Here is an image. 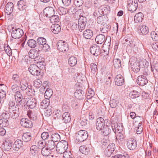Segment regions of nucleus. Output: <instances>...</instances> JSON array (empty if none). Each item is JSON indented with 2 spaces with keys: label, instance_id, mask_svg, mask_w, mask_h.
I'll return each mask as SVG.
<instances>
[{
  "label": "nucleus",
  "instance_id": "nucleus-12",
  "mask_svg": "<svg viewBox=\"0 0 158 158\" xmlns=\"http://www.w3.org/2000/svg\"><path fill=\"white\" fill-rule=\"evenodd\" d=\"M44 13L47 17L50 18L54 15L55 10L52 7L48 6L44 9Z\"/></svg>",
  "mask_w": 158,
  "mask_h": 158
},
{
  "label": "nucleus",
  "instance_id": "nucleus-9",
  "mask_svg": "<svg viewBox=\"0 0 158 158\" xmlns=\"http://www.w3.org/2000/svg\"><path fill=\"white\" fill-rule=\"evenodd\" d=\"M20 123L22 126L25 128H30L33 126L32 121L27 118H22L20 120Z\"/></svg>",
  "mask_w": 158,
  "mask_h": 158
},
{
  "label": "nucleus",
  "instance_id": "nucleus-6",
  "mask_svg": "<svg viewBox=\"0 0 158 158\" xmlns=\"http://www.w3.org/2000/svg\"><path fill=\"white\" fill-rule=\"evenodd\" d=\"M58 49L62 52H67L69 50V45L67 43L60 40L57 43Z\"/></svg>",
  "mask_w": 158,
  "mask_h": 158
},
{
  "label": "nucleus",
  "instance_id": "nucleus-7",
  "mask_svg": "<svg viewBox=\"0 0 158 158\" xmlns=\"http://www.w3.org/2000/svg\"><path fill=\"white\" fill-rule=\"evenodd\" d=\"M23 34V31L22 29L20 28H13L11 33V35L12 38L16 39L20 38Z\"/></svg>",
  "mask_w": 158,
  "mask_h": 158
},
{
  "label": "nucleus",
  "instance_id": "nucleus-4",
  "mask_svg": "<svg viewBox=\"0 0 158 158\" xmlns=\"http://www.w3.org/2000/svg\"><path fill=\"white\" fill-rule=\"evenodd\" d=\"M129 62L132 70L135 72H138L140 69V64L139 61L135 58H133L130 59Z\"/></svg>",
  "mask_w": 158,
  "mask_h": 158
},
{
  "label": "nucleus",
  "instance_id": "nucleus-36",
  "mask_svg": "<svg viewBox=\"0 0 158 158\" xmlns=\"http://www.w3.org/2000/svg\"><path fill=\"white\" fill-rule=\"evenodd\" d=\"M15 98L16 100L17 99H18L17 102L18 103L17 104H19L21 105L22 103V99L23 98V97L22 94L19 91H17L15 92Z\"/></svg>",
  "mask_w": 158,
  "mask_h": 158
},
{
  "label": "nucleus",
  "instance_id": "nucleus-18",
  "mask_svg": "<svg viewBox=\"0 0 158 158\" xmlns=\"http://www.w3.org/2000/svg\"><path fill=\"white\" fill-rule=\"evenodd\" d=\"M108 18L106 15L102 14L97 18V22L99 24L105 23L108 21Z\"/></svg>",
  "mask_w": 158,
  "mask_h": 158
},
{
  "label": "nucleus",
  "instance_id": "nucleus-55",
  "mask_svg": "<svg viewBox=\"0 0 158 158\" xmlns=\"http://www.w3.org/2000/svg\"><path fill=\"white\" fill-rule=\"evenodd\" d=\"M90 69L91 73L94 75L97 70V65L94 63H91L90 64Z\"/></svg>",
  "mask_w": 158,
  "mask_h": 158
},
{
  "label": "nucleus",
  "instance_id": "nucleus-2",
  "mask_svg": "<svg viewBox=\"0 0 158 158\" xmlns=\"http://www.w3.org/2000/svg\"><path fill=\"white\" fill-rule=\"evenodd\" d=\"M88 137L87 132L85 130H81L76 134V139L77 142H82L86 140Z\"/></svg>",
  "mask_w": 158,
  "mask_h": 158
},
{
  "label": "nucleus",
  "instance_id": "nucleus-15",
  "mask_svg": "<svg viewBox=\"0 0 158 158\" xmlns=\"http://www.w3.org/2000/svg\"><path fill=\"white\" fill-rule=\"evenodd\" d=\"M10 114L13 118L15 119L17 118L19 114V109L17 105L16 107H14L12 110L8 111Z\"/></svg>",
  "mask_w": 158,
  "mask_h": 158
},
{
  "label": "nucleus",
  "instance_id": "nucleus-19",
  "mask_svg": "<svg viewBox=\"0 0 158 158\" xmlns=\"http://www.w3.org/2000/svg\"><path fill=\"white\" fill-rule=\"evenodd\" d=\"M14 5L11 2H8L5 6V12L7 15H10L12 13L14 9Z\"/></svg>",
  "mask_w": 158,
  "mask_h": 158
},
{
  "label": "nucleus",
  "instance_id": "nucleus-58",
  "mask_svg": "<svg viewBox=\"0 0 158 158\" xmlns=\"http://www.w3.org/2000/svg\"><path fill=\"white\" fill-rule=\"evenodd\" d=\"M8 111L12 110L14 107H16V106H15V101L13 100H10L8 103Z\"/></svg>",
  "mask_w": 158,
  "mask_h": 158
},
{
  "label": "nucleus",
  "instance_id": "nucleus-59",
  "mask_svg": "<svg viewBox=\"0 0 158 158\" xmlns=\"http://www.w3.org/2000/svg\"><path fill=\"white\" fill-rule=\"evenodd\" d=\"M50 18V20L51 23L58 22L59 20V17L57 15H54Z\"/></svg>",
  "mask_w": 158,
  "mask_h": 158
},
{
  "label": "nucleus",
  "instance_id": "nucleus-37",
  "mask_svg": "<svg viewBox=\"0 0 158 158\" xmlns=\"http://www.w3.org/2000/svg\"><path fill=\"white\" fill-rule=\"evenodd\" d=\"M79 150L82 154L87 155L90 152V150L89 147L86 145H82L79 147Z\"/></svg>",
  "mask_w": 158,
  "mask_h": 158
},
{
  "label": "nucleus",
  "instance_id": "nucleus-5",
  "mask_svg": "<svg viewBox=\"0 0 158 158\" xmlns=\"http://www.w3.org/2000/svg\"><path fill=\"white\" fill-rule=\"evenodd\" d=\"M137 0H129L128 1L127 8L128 10L131 12L135 11L138 7Z\"/></svg>",
  "mask_w": 158,
  "mask_h": 158
},
{
  "label": "nucleus",
  "instance_id": "nucleus-21",
  "mask_svg": "<svg viewBox=\"0 0 158 158\" xmlns=\"http://www.w3.org/2000/svg\"><path fill=\"white\" fill-rule=\"evenodd\" d=\"M19 86L21 89L24 91L27 89L29 85H28V83L27 80L24 78H23L20 81Z\"/></svg>",
  "mask_w": 158,
  "mask_h": 158
},
{
  "label": "nucleus",
  "instance_id": "nucleus-14",
  "mask_svg": "<svg viewBox=\"0 0 158 158\" xmlns=\"http://www.w3.org/2000/svg\"><path fill=\"white\" fill-rule=\"evenodd\" d=\"M137 82L139 85L143 86L148 83V81L146 76L141 75L139 76L138 77Z\"/></svg>",
  "mask_w": 158,
  "mask_h": 158
},
{
  "label": "nucleus",
  "instance_id": "nucleus-50",
  "mask_svg": "<svg viewBox=\"0 0 158 158\" xmlns=\"http://www.w3.org/2000/svg\"><path fill=\"white\" fill-rule=\"evenodd\" d=\"M37 44L40 45V47L46 43V39L42 37L38 38L37 39Z\"/></svg>",
  "mask_w": 158,
  "mask_h": 158
},
{
  "label": "nucleus",
  "instance_id": "nucleus-13",
  "mask_svg": "<svg viewBox=\"0 0 158 158\" xmlns=\"http://www.w3.org/2000/svg\"><path fill=\"white\" fill-rule=\"evenodd\" d=\"M91 53L93 55L98 56L101 53V49L99 46L97 45H94L91 47L90 48Z\"/></svg>",
  "mask_w": 158,
  "mask_h": 158
},
{
  "label": "nucleus",
  "instance_id": "nucleus-28",
  "mask_svg": "<svg viewBox=\"0 0 158 158\" xmlns=\"http://www.w3.org/2000/svg\"><path fill=\"white\" fill-rule=\"evenodd\" d=\"M144 16L141 12L137 13L134 16V21L136 23L141 22L143 19Z\"/></svg>",
  "mask_w": 158,
  "mask_h": 158
},
{
  "label": "nucleus",
  "instance_id": "nucleus-24",
  "mask_svg": "<svg viewBox=\"0 0 158 158\" xmlns=\"http://www.w3.org/2000/svg\"><path fill=\"white\" fill-rule=\"evenodd\" d=\"M93 35V31L89 29H87L83 32V36L85 39H90Z\"/></svg>",
  "mask_w": 158,
  "mask_h": 158
},
{
  "label": "nucleus",
  "instance_id": "nucleus-43",
  "mask_svg": "<svg viewBox=\"0 0 158 158\" xmlns=\"http://www.w3.org/2000/svg\"><path fill=\"white\" fill-rule=\"evenodd\" d=\"M121 61L119 59H115L113 60V66L116 69L121 66Z\"/></svg>",
  "mask_w": 158,
  "mask_h": 158
},
{
  "label": "nucleus",
  "instance_id": "nucleus-17",
  "mask_svg": "<svg viewBox=\"0 0 158 158\" xmlns=\"http://www.w3.org/2000/svg\"><path fill=\"white\" fill-rule=\"evenodd\" d=\"M114 81L115 85L119 86H122L124 82L123 77L120 74L117 75L114 78Z\"/></svg>",
  "mask_w": 158,
  "mask_h": 158
},
{
  "label": "nucleus",
  "instance_id": "nucleus-53",
  "mask_svg": "<svg viewBox=\"0 0 158 158\" xmlns=\"http://www.w3.org/2000/svg\"><path fill=\"white\" fill-rule=\"evenodd\" d=\"M118 101L116 99H111L110 102V107L112 108H115L117 106Z\"/></svg>",
  "mask_w": 158,
  "mask_h": 158
},
{
  "label": "nucleus",
  "instance_id": "nucleus-63",
  "mask_svg": "<svg viewBox=\"0 0 158 158\" xmlns=\"http://www.w3.org/2000/svg\"><path fill=\"white\" fill-rule=\"evenodd\" d=\"M115 148V145L114 143H112L110 144L106 148V149L110 150V151L114 152V150Z\"/></svg>",
  "mask_w": 158,
  "mask_h": 158
},
{
  "label": "nucleus",
  "instance_id": "nucleus-40",
  "mask_svg": "<svg viewBox=\"0 0 158 158\" xmlns=\"http://www.w3.org/2000/svg\"><path fill=\"white\" fill-rule=\"evenodd\" d=\"M77 60L76 57L74 56L70 57L69 59V64L71 66H74L76 65Z\"/></svg>",
  "mask_w": 158,
  "mask_h": 158
},
{
  "label": "nucleus",
  "instance_id": "nucleus-60",
  "mask_svg": "<svg viewBox=\"0 0 158 158\" xmlns=\"http://www.w3.org/2000/svg\"><path fill=\"white\" fill-rule=\"evenodd\" d=\"M94 95V92L92 89H90L88 90L87 98L88 99H90L93 97Z\"/></svg>",
  "mask_w": 158,
  "mask_h": 158
},
{
  "label": "nucleus",
  "instance_id": "nucleus-64",
  "mask_svg": "<svg viewBox=\"0 0 158 158\" xmlns=\"http://www.w3.org/2000/svg\"><path fill=\"white\" fill-rule=\"evenodd\" d=\"M41 47L42 48L43 50L45 52H48L50 50V46L46 43L43 46H41Z\"/></svg>",
  "mask_w": 158,
  "mask_h": 158
},
{
  "label": "nucleus",
  "instance_id": "nucleus-3",
  "mask_svg": "<svg viewBox=\"0 0 158 158\" xmlns=\"http://www.w3.org/2000/svg\"><path fill=\"white\" fill-rule=\"evenodd\" d=\"M39 54V51L36 50H30L29 52V57L34 59V61H35V63H40L42 61L40 60V56Z\"/></svg>",
  "mask_w": 158,
  "mask_h": 158
},
{
  "label": "nucleus",
  "instance_id": "nucleus-35",
  "mask_svg": "<svg viewBox=\"0 0 158 158\" xmlns=\"http://www.w3.org/2000/svg\"><path fill=\"white\" fill-rule=\"evenodd\" d=\"M49 99L45 98L40 103V108L42 109H47L50 105Z\"/></svg>",
  "mask_w": 158,
  "mask_h": 158
},
{
  "label": "nucleus",
  "instance_id": "nucleus-1",
  "mask_svg": "<svg viewBox=\"0 0 158 158\" xmlns=\"http://www.w3.org/2000/svg\"><path fill=\"white\" fill-rule=\"evenodd\" d=\"M68 147V143L65 140H62L57 144L56 150L57 152L61 154L66 151Z\"/></svg>",
  "mask_w": 158,
  "mask_h": 158
},
{
  "label": "nucleus",
  "instance_id": "nucleus-25",
  "mask_svg": "<svg viewBox=\"0 0 158 158\" xmlns=\"http://www.w3.org/2000/svg\"><path fill=\"white\" fill-rule=\"evenodd\" d=\"M139 32L142 35H145L149 32L148 28L145 25H139L138 27Z\"/></svg>",
  "mask_w": 158,
  "mask_h": 158
},
{
  "label": "nucleus",
  "instance_id": "nucleus-54",
  "mask_svg": "<svg viewBox=\"0 0 158 158\" xmlns=\"http://www.w3.org/2000/svg\"><path fill=\"white\" fill-rule=\"evenodd\" d=\"M152 39L155 41H158V32L152 31L151 33Z\"/></svg>",
  "mask_w": 158,
  "mask_h": 158
},
{
  "label": "nucleus",
  "instance_id": "nucleus-47",
  "mask_svg": "<svg viewBox=\"0 0 158 158\" xmlns=\"http://www.w3.org/2000/svg\"><path fill=\"white\" fill-rule=\"evenodd\" d=\"M51 150H49L47 147H45L42 148L41 150V153L44 156H48L51 153Z\"/></svg>",
  "mask_w": 158,
  "mask_h": 158
},
{
  "label": "nucleus",
  "instance_id": "nucleus-44",
  "mask_svg": "<svg viewBox=\"0 0 158 158\" xmlns=\"http://www.w3.org/2000/svg\"><path fill=\"white\" fill-rule=\"evenodd\" d=\"M31 86L29 85V87L26 90L27 95L29 96H32L35 95V92L34 89L31 88Z\"/></svg>",
  "mask_w": 158,
  "mask_h": 158
},
{
  "label": "nucleus",
  "instance_id": "nucleus-46",
  "mask_svg": "<svg viewBox=\"0 0 158 158\" xmlns=\"http://www.w3.org/2000/svg\"><path fill=\"white\" fill-rule=\"evenodd\" d=\"M12 83L17 84L19 82L20 80H19V76L17 74H15L13 75L12 77Z\"/></svg>",
  "mask_w": 158,
  "mask_h": 158
},
{
  "label": "nucleus",
  "instance_id": "nucleus-42",
  "mask_svg": "<svg viewBox=\"0 0 158 158\" xmlns=\"http://www.w3.org/2000/svg\"><path fill=\"white\" fill-rule=\"evenodd\" d=\"M53 91L52 89L47 88L44 93V97L45 98L49 99L52 95Z\"/></svg>",
  "mask_w": 158,
  "mask_h": 158
},
{
  "label": "nucleus",
  "instance_id": "nucleus-62",
  "mask_svg": "<svg viewBox=\"0 0 158 158\" xmlns=\"http://www.w3.org/2000/svg\"><path fill=\"white\" fill-rule=\"evenodd\" d=\"M87 19L85 17L81 16L79 18L78 23L86 24Z\"/></svg>",
  "mask_w": 158,
  "mask_h": 158
},
{
  "label": "nucleus",
  "instance_id": "nucleus-10",
  "mask_svg": "<svg viewBox=\"0 0 158 158\" xmlns=\"http://www.w3.org/2000/svg\"><path fill=\"white\" fill-rule=\"evenodd\" d=\"M104 118L100 117L98 118L96 123V127L98 130L101 131L105 126Z\"/></svg>",
  "mask_w": 158,
  "mask_h": 158
},
{
  "label": "nucleus",
  "instance_id": "nucleus-32",
  "mask_svg": "<svg viewBox=\"0 0 158 158\" xmlns=\"http://www.w3.org/2000/svg\"><path fill=\"white\" fill-rule=\"evenodd\" d=\"M106 40L105 36L103 35L100 34L98 35L95 38L96 42L99 44L103 43Z\"/></svg>",
  "mask_w": 158,
  "mask_h": 158
},
{
  "label": "nucleus",
  "instance_id": "nucleus-52",
  "mask_svg": "<svg viewBox=\"0 0 158 158\" xmlns=\"http://www.w3.org/2000/svg\"><path fill=\"white\" fill-rule=\"evenodd\" d=\"M34 86L37 88H38L42 85V81L39 79H37L34 80L33 83Z\"/></svg>",
  "mask_w": 158,
  "mask_h": 158
},
{
  "label": "nucleus",
  "instance_id": "nucleus-23",
  "mask_svg": "<svg viewBox=\"0 0 158 158\" xmlns=\"http://www.w3.org/2000/svg\"><path fill=\"white\" fill-rule=\"evenodd\" d=\"M26 104L29 108L31 109L34 108L36 106V100L35 98H30L27 101Z\"/></svg>",
  "mask_w": 158,
  "mask_h": 158
},
{
  "label": "nucleus",
  "instance_id": "nucleus-20",
  "mask_svg": "<svg viewBox=\"0 0 158 158\" xmlns=\"http://www.w3.org/2000/svg\"><path fill=\"white\" fill-rule=\"evenodd\" d=\"M61 118L62 121L65 123L70 122L71 119L70 114L67 112H64L62 114Z\"/></svg>",
  "mask_w": 158,
  "mask_h": 158
},
{
  "label": "nucleus",
  "instance_id": "nucleus-41",
  "mask_svg": "<svg viewBox=\"0 0 158 158\" xmlns=\"http://www.w3.org/2000/svg\"><path fill=\"white\" fill-rule=\"evenodd\" d=\"M51 140L55 142L59 141L60 139V137L58 133H55L51 135Z\"/></svg>",
  "mask_w": 158,
  "mask_h": 158
},
{
  "label": "nucleus",
  "instance_id": "nucleus-48",
  "mask_svg": "<svg viewBox=\"0 0 158 158\" xmlns=\"http://www.w3.org/2000/svg\"><path fill=\"white\" fill-rule=\"evenodd\" d=\"M140 95V93L137 91L136 90H133L131 91L129 95L131 98L134 99L139 97Z\"/></svg>",
  "mask_w": 158,
  "mask_h": 158
},
{
  "label": "nucleus",
  "instance_id": "nucleus-49",
  "mask_svg": "<svg viewBox=\"0 0 158 158\" xmlns=\"http://www.w3.org/2000/svg\"><path fill=\"white\" fill-rule=\"evenodd\" d=\"M28 46L31 48H34L36 46L37 43L36 41L33 39L29 40L27 42Z\"/></svg>",
  "mask_w": 158,
  "mask_h": 158
},
{
  "label": "nucleus",
  "instance_id": "nucleus-38",
  "mask_svg": "<svg viewBox=\"0 0 158 158\" xmlns=\"http://www.w3.org/2000/svg\"><path fill=\"white\" fill-rule=\"evenodd\" d=\"M31 135L29 132L24 133L22 136L23 140L25 142H29L31 139Z\"/></svg>",
  "mask_w": 158,
  "mask_h": 158
},
{
  "label": "nucleus",
  "instance_id": "nucleus-61",
  "mask_svg": "<svg viewBox=\"0 0 158 158\" xmlns=\"http://www.w3.org/2000/svg\"><path fill=\"white\" fill-rule=\"evenodd\" d=\"M63 153V158H73L72 156V154L70 151H65Z\"/></svg>",
  "mask_w": 158,
  "mask_h": 158
},
{
  "label": "nucleus",
  "instance_id": "nucleus-57",
  "mask_svg": "<svg viewBox=\"0 0 158 158\" xmlns=\"http://www.w3.org/2000/svg\"><path fill=\"white\" fill-rule=\"evenodd\" d=\"M9 124L8 120H4L3 119L0 118V127H6Z\"/></svg>",
  "mask_w": 158,
  "mask_h": 158
},
{
  "label": "nucleus",
  "instance_id": "nucleus-22",
  "mask_svg": "<svg viewBox=\"0 0 158 158\" xmlns=\"http://www.w3.org/2000/svg\"><path fill=\"white\" fill-rule=\"evenodd\" d=\"M12 145V143L9 140H6L2 145V148L4 151H8L11 149Z\"/></svg>",
  "mask_w": 158,
  "mask_h": 158
},
{
  "label": "nucleus",
  "instance_id": "nucleus-34",
  "mask_svg": "<svg viewBox=\"0 0 158 158\" xmlns=\"http://www.w3.org/2000/svg\"><path fill=\"white\" fill-rule=\"evenodd\" d=\"M37 149L38 147L35 145H32L30 148V153L33 157V158H37L38 157V155L37 153Z\"/></svg>",
  "mask_w": 158,
  "mask_h": 158
},
{
  "label": "nucleus",
  "instance_id": "nucleus-31",
  "mask_svg": "<svg viewBox=\"0 0 158 158\" xmlns=\"http://www.w3.org/2000/svg\"><path fill=\"white\" fill-rule=\"evenodd\" d=\"M18 9L20 11H23L24 10H26V9L27 7L26 2L23 0H20L18 2Z\"/></svg>",
  "mask_w": 158,
  "mask_h": 158
},
{
  "label": "nucleus",
  "instance_id": "nucleus-33",
  "mask_svg": "<svg viewBox=\"0 0 158 158\" xmlns=\"http://www.w3.org/2000/svg\"><path fill=\"white\" fill-rule=\"evenodd\" d=\"M110 11V8L108 6H101L99 8V11L102 15H105L109 13Z\"/></svg>",
  "mask_w": 158,
  "mask_h": 158
},
{
  "label": "nucleus",
  "instance_id": "nucleus-11",
  "mask_svg": "<svg viewBox=\"0 0 158 158\" xmlns=\"http://www.w3.org/2000/svg\"><path fill=\"white\" fill-rule=\"evenodd\" d=\"M137 143L135 139L133 138H129L127 141L128 148L131 150L135 149L137 147Z\"/></svg>",
  "mask_w": 158,
  "mask_h": 158
},
{
  "label": "nucleus",
  "instance_id": "nucleus-45",
  "mask_svg": "<svg viewBox=\"0 0 158 158\" xmlns=\"http://www.w3.org/2000/svg\"><path fill=\"white\" fill-rule=\"evenodd\" d=\"M27 115L31 120H35L37 119V117L35 113L31 110L27 111Z\"/></svg>",
  "mask_w": 158,
  "mask_h": 158
},
{
  "label": "nucleus",
  "instance_id": "nucleus-27",
  "mask_svg": "<svg viewBox=\"0 0 158 158\" xmlns=\"http://www.w3.org/2000/svg\"><path fill=\"white\" fill-rule=\"evenodd\" d=\"M84 92L81 89L77 90L74 94V95L76 98L81 100L84 98Z\"/></svg>",
  "mask_w": 158,
  "mask_h": 158
},
{
  "label": "nucleus",
  "instance_id": "nucleus-8",
  "mask_svg": "<svg viewBox=\"0 0 158 158\" xmlns=\"http://www.w3.org/2000/svg\"><path fill=\"white\" fill-rule=\"evenodd\" d=\"M29 71L32 75L38 76L40 75L41 70L35 64H31L29 68Z\"/></svg>",
  "mask_w": 158,
  "mask_h": 158
},
{
  "label": "nucleus",
  "instance_id": "nucleus-26",
  "mask_svg": "<svg viewBox=\"0 0 158 158\" xmlns=\"http://www.w3.org/2000/svg\"><path fill=\"white\" fill-rule=\"evenodd\" d=\"M46 147L49 150L51 151L55 149L56 146L55 142L50 140L46 142L45 143Z\"/></svg>",
  "mask_w": 158,
  "mask_h": 158
},
{
  "label": "nucleus",
  "instance_id": "nucleus-51",
  "mask_svg": "<svg viewBox=\"0 0 158 158\" xmlns=\"http://www.w3.org/2000/svg\"><path fill=\"white\" fill-rule=\"evenodd\" d=\"M48 86L47 81H44L42 84V86L40 88V93L43 94L44 93L45 91V88Z\"/></svg>",
  "mask_w": 158,
  "mask_h": 158
},
{
  "label": "nucleus",
  "instance_id": "nucleus-16",
  "mask_svg": "<svg viewBox=\"0 0 158 158\" xmlns=\"http://www.w3.org/2000/svg\"><path fill=\"white\" fill-rule=\"evenodd\" d=\"M112 126L109 127L107 126H105L103 128H102L101 130V131L102 134L105 136L108 135L111 133V129H112L114 132H115L114 128Z\"/></svg>",
  "mask_w": 158,
  "mask_h": 158
},
{
  "label": "nucleus",
  "instance_id": "nucleus-30",
  "mask_svg": "<svg viewBox=\"0 0 158 158\" xmlns=\"http://www.w3.org/2000/svg\"><path fill=\"white\" fill-rule=\"evenodd\" d=\"M51 30L53 33L58 34L60 31L61 27L58 24H54L51 26Z\"/></svg>",
  "mask_w": 158,
  "mask_h": 158
},
{
  "label": "nucleus",
  "instance_id": "nucleus-29",
  "mask_svg": "<svg viewBox=\"0 0 158 158\" xmlns=\"http://www.w3.org/2000/svg\"><path fill=\"white\" fill-rule=\"evenodd\" d=\"M23 144V141L18 139L14 142L13 145V148L15 150H18L22 147Z\"/></svg>",
  "mask_w": 158,
  "mask_h": 158
},
{
  "label": "nucleus",
  "instance_id": "nucleus-39",
  "mask_svg": "<svg viewBox=\"0 0 158 158\" xmlns=\"http://www.w3.org/2000/svg\"><path fill=\"white\" fill-rule=\"evenodd\" d=\"M125 136L124 135L120 132H118V134L116 136V139L118 140V142L120 143H123L124 141Z\"/></svg>",
  "mask_w": 158,
  "mask_h": 158
},
{
  "label": "nucleus",
  "instance_id": "nucleus-56",
  "mask_svg": "<svg viewBox=\"0 0 158 158\" xmlns=\"http://www.w3.org/2000/svg\"><path fill=\"white\" fill-rule=\"evenodd\" d=\"M10 113H8L7 112H5L2 113L1 116V118L4 119V120H8L9 118V116L10 115Z\"/></svg>",
  "mask_w": 158,
  "mask_h": 158
}]
</instances>
